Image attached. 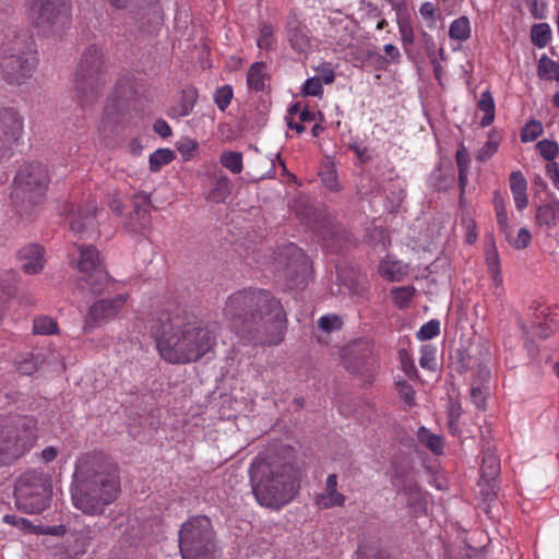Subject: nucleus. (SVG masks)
<instances>
[{"label": "nucleus", "instance_id": "1", "mask_svg": "<svg viewBox=\"0 0 559 559\" xmlns=\"http://www.w3.org/2000/svg\"><path fill=\"white\" fill-rule=\"evenodd\" d=\"M224 314L231 329L257 345H278L285 336L287 317L283 305L264 289L248 288L234 293Z\"/></svg>", "mask_w": 559, "mask_h": 559}, {"label": "nucleus", "instance_id": "2", "mask_svg": "<svg viewBox=\"0 0 559 559\" xmlns=\"http://www.w3.org/2000/svg\"><path fill=\"white\" fill-rule=\"evenodd\" d=\"M152 331L160 357L170 364L197 361L215 345L212 332L185 308L160 312Z\"/></svg>", "mask_w": 559, "mask_h": 559}, {"label": "nucleus", "instance_id": "3", "mask_svg": "<svg viewBox=\"0 0 559 559\" xmlns=\"http://www.w3.org/2000/svg\"><path fill=\"white\" fill-rule=\"evenodd\" d=\"M120 491L117 464L102 453L86 455L78 465L71 488L76 509L87 515H100Z\"/></svg>", "mask_w": 559, "mask_h": 559}, {"label": "nucleus", "instance_id": "4", "mask_svg": "<svg viewBox=\"0 0 559 559\" xmlns=\"http://www.w3.org/2000/svg\"><path fill=\"white\" fill-rule=\"evenodd\" d=\"M252 493L262 507L281 509L290 502L300 488L295 465L278 455H259L249 468Z\"/></svg>", "mask_w": 559, "mask_h": 559}, {"label": "nucleus", "instance_id": "5", "mask_svg": "<svg viewBox=\"0 0 559 559\" xmlns=\"http://www.w3.org/2000/svg\"><path fill=\"white\" fill-rule=\"evenodd\" d=\"M106 59L99 47L88 46L78 63L74 88L82 107L98 102L106 85Z\"/></svg>", "mask_w": 559, "mask_h": 559}, {"label": "nucleus", "instance_id": "6", "mask_svg": "<svg viewBox=\"0 0 559 559\" xmlns=\"http://www.w3.org/2000/svg\"><path fill=\"white\" fill-rule=\"evenodd\" d=\"M50 181L47 167L38 162L25 164L17 170L10 198L16 212L23 216L41 203Z\"/></svg>", "mask_w": 559, "mask_h": 559}, {"label": "nucleus", "instance_id": "7", "mask_svg": "<svg viewBox=\"0 0 559 559\" xmlns=\"http://www.w3.org/2000/svg\"><path fill=\"white\" fill-rule=\"evenodd\" d=\"M35 63L34 41L26 32L19 33L2 44L0 72L8 83L21 84L29 76Z\"/></svg>", "mask_w": 559, "mask_h": 559}, {"label": "nucleus", "instance_id": "8", "mask_svg": "<svg viewBox=\"0 0 559 559\" xmlns=\"http://www.w3.org/2000/svg\"><path fill=\"white\" fill-rule=\"evenodd\" d=\"M36 425L37 419L26 415H15L0 424V466L12 464L33 448Z\"/></svg>", "mask_w": 559, "mask_h": 559}, {"label": "nucleus", "instance_id": "9", "mask_svg": "<svg viewBox=\"0 0 559 559\" xmlns=\"http://www.w3.org/2000/svg\"><path fill=\"white\" fill-rule=\"evenodd\" d=\"M179 550L182 559H216L215 532L207 516H192L181 525Z\"/></svg>", "mask_w": 559, "mask_h": 559}, {"label": "nucleus", "instance_id": "10", "mask_svg": "<svg viewBox=\"0 0 559 559\" xmlns=\"http://www.w3.org/2000/svg\"><path fill=\"white\" fill-rule=\"evenodd\" d=\"M16 507L26 513H41L46 510L52 497L50 477L41 471L23 473L14 486Z\"/></svg>", "mask_w": 559, "mask_h": 559}, {"label": "nucleus", "instance_id": "11", "mask_svg": "<svg viewBox=\"0 0 559 559\" xmlns=\"http://www.w3.org/2000/svg\"><path fill=\"white\" fill-rule=\"evenodd\" d=\"M274 264L289 288H301L307 285L312 271L311 261L296 245L280 247L275 252Z\"/></svg>", "mask_w": 559, "mask_h": 559}, {"label": "nucleus", "instance_id": "12", "mask_svg": "<svg viewBox=\"0 0 559 559\" xmlns=\"http://www.w3.org/2000/svg\"><path fill=\"white\" fill-rule=\"evenodd\" d=\"M69 0H33L32 20L38 34L49 37L61 35L69 25Z\"/></svg>", "mask_w": 559, "mask_h": 559}, {"label": "nucleus", "instance_id": "13", "mask_svg": "<svg viewBox=\"0 0 559 559\" xmlns=\"http://www.w3.org/2000/svg\"><path fill=\"white\" fill-rule=\"evenodd\" d=\"M97 209L96 201L88 199L80 203L67 202L62 207V212L66 214L72 231L85 234L95 228Z\"/></svg>", "mask_w": 559, "mask_h": 559}, {"label": "nucleus", "instance_id": "14", "mask_svg": "<svg viewBox=\"0 0 559 559\" xmlns=\"http://www.w3.org/2000/svg\"><path fill=\"white\" fill-rule=\"evenodd\" d=\"M23 132V118L10 107L0 108V162L9 156Z\"/></svg>", "mask_w": 559, "mask_h": 559}, {"label": "nucleus", "instance_id": "15", "mask_svg": "<svg viewBox=\"0 0 559 559\" xmlns=\"http://www.w3.org/2000/svg\"><path fill=\"white\" fill-rule=\"evenodd\" d=\"M124 302L126 297L123 295H118L111 299H100L94 302L85 317L84 330L91 332L112 320L122 309Z\"/></svg>", "mask_w": 559, "mask_h": 559}, {"label": "nucleus", "instance_id": "16", "mask_svg": "<svg viewBox=\"0 0 559 559\" xmlns=\"http://www.w3.org/2000/svg\"><path fill=\"white\" fill-rule=\"evenodd\" d=\"M152 205L150 194L138 192L132 200V211L128 217V227L131 231L143 234L151 226L150 206Z\"/></svg>", "mask_w": 559, "mask_h": 559}, {"label": "nucleus", "instance_id": "17", "mask_svg": "<svg viewBox=\"0 0 559 559\" xmlns=\"http://www.w3.org/2000/svg\"><path fill=\"white\" fill-rule=\"evenodd\" d=\"M321 237L323 246L335 253L356 246V239L340 224L325 225L321 231Z\"/></svg>", "mask_w": 559, "mask_h": 559}, {"label": "nucleus", "instance_id": "18", "mask_svg": "<svg viewBox=\"0 0 559 559\" xmlns=\"http://www.w3.org/2000/svg\"><path fill=\"white\" fill-rule=\"evenodd\" d=\"M22 264V270L26 274H37L44 267V248L36 243H29L17 252Z\"/></svg>", "mask_w": 559, "mask_h": 559}, {"label": "nucleus", "instance_id": "19", "mask_svg": "<svg viewBox=\"0 0 559 559\" xmlns=\"http://www.w3.org/2000/svg\"><path fill=\"white\" fill-rule=\"evenodd\" d=\"M392 483L396 489L402 488L406 481H416L414 476V468L408 457H395L392 462Z\"/></svg>", "mask_w": 559, "mask_h": 559}, {"label": "nucleus", "instance_id": "20", "mask_svg": "<svg viewBox=\"0 0 559 559\" xmlns=\"http://www.w3.org/2000/svg\"><path fill=\"white\" fill-rule=\"evenodd\" d=\"M287 37L290 46L297 52H305L309 47V37L306 31V26L294 17L287 22Z\"/></svg>", "mask_w": 559, "mask_h": 559}, {"label": "nucleus", "instance_id": "21", "mask_svg": "<svg viewBox=\"0 0 559 559\" xmlns=\"http://www.w3.org/2000/svg\"><path fill=\"white\" fill-rule=\"evenodd\" d=\"M79 250L78 269L83 275L96 271L98 267H104L99 260V252L94 246H79Z\"/></svg>", "mask_w": 559, "mask_h": 559}, {"label": "nucleus", "instance_id": "22", "mask_svg": "<svg viewBox=\"0 0 559 559\" xmlns=\"http://www.w3.org/2000/svg\"><path fill=\"white\" fill-rule=\"evenodd\" d=\"M81 281L85 283L87 289L94 295L103 294L110 284L109 275L105 267H98L96 271L88 272L82 276Z\"/></svg>", "mask_w": 559, "mask_h": 559}, {"label": "nucleus", "instance_id": "23", "mask_svg": "<svg viewBox=\"0 0 559 559\" xmlns=\"http://www.w3.org/2000/svg\"><path fill=\"white\" fill-rule=\"evenodd\" d=\"M397 491L406 497L407 504L415 510H421L427 504V495L419 488L417 481H406Z\"/></svg>", "mask_w": 559, "mask_h": 559}, {"label": "nucleus", "instance_id": "24", "mask_svg": "<svg viewBox=\"0 0 559 559\" xmlns=\"http://www.w3.org/2000/svg\"><path fill=\"white\" fill-rule=\"evenodd\" d=\"M559 219V201L555 200L548 204H544L537 207L536 222L539 226H546L547 228L555 227Z\"/></svg>", "mask_w": 559, "mask_h": 559}, {"label": "nucleus", "instance_id": "25", "mask_svg": "<svg viewBox=\"0 0 559 559\" xmlns=\"http://www.w3.org/2000/svg\"><path fill=\"white\" fill-rule=\"evenodd\" d=\"M45 360L46 358L41 353H28L16 360V370L23 376H31L45 364Z\"/></svg>", "mask_w": 559, "mask_h": 559}, {"label": "nucleus", "instance_id": "26", "mask_svg": "<svg viewBox=\"0 0 559 559\" xmlns=\"http://www.w3.org/2000/svg\"><path fill=\"white\" fill-rule=\"evenodd\" d=\"M231 192V185L227 176L219 175L214 178L209 199L215 203L224 202Z\"/></svg>", "mask_w": 559, "mask_h": 559}, {"label": "nucleus", "instance_id": "27", "mask_svg": "<svg viewBox=\"0 0 559 559\" xmlns=\"http://www.w3.org/2000/svg\"><path fill=\"white\" fill-rule=\"evenodd\" d=\"M481 481H495L500 474V460L492 452H485L480 467Z\"/></svg>", "mask_w": 559, "mask_h": 559}, {"label": "nucleus", "instance_id": "28", "mask_svg": "<svg viewBox=\"0 0 559 559\" xmlns=\"http://www.w3.org/2000/svg\"><path fill=\"white\" fill-rule=\"evenodd\" d=\"M486 263L492 281L496 283V285H501L502 277L500 271V259L492 237L490 238V242L488 243V248L486 250Z\"/></svg>", "mask_w": 559, "mask_h": 559}, {"label": "nucleus", "instance_id": "29", "mask_svg": "<svg viewBox=\"0 0 559 559\" xmlns=\"http://www.w3.org/2000/svg\"><path fill=\"white\" fill-rule=\"evenodd\" d=\"M358 559H396L377 542L364 543L357 549Z\"/></svg>", "mask_w": 559, "mask_h": 559}, {"label": "nucleus", "instance_id": "30", "mask_svg": "<svg viewBox=\"0 0 559 559\" xmlns=\"http://www.w3.org/2000/svg\"><path fill=\"white\" fill-rule=\"evenodd\" d=\"M19 273L13 270L0 273V297L4 301L17 292Z\"/></svg>", "mask_w": 559, "mask_h": 559}, {"label": "nucleus", "instance_id": "31", "mask_svg": "<svg viewBox=\"0 0 559 559\" xmlns=\"http://www.w3.org/2000/svg\"><path fill=\"white\" fill-rule=\"evenodd\" d=\"M418 441L427 447L432 453L441 454L443 450V440L440 436L430 432L426 427H420L417 430Z\"/></svg>", "mask_w": 559, "mask_h": 559}, {"label": "nucleus", "instance_id": "32", "mask_svg": "<svg viewBox=\"0 0 559 559\" xmlns=\"http://www.w3.org/2000/svg\"><path fill=\"white\" fill-rule=\"evenodd\" d=\"M265 63L264 62H254L248 71L247 74V83L250 88L255 90L257 92L263 91L265 86Z\"/></svg>", "mask_w": 559, "mask_h": 559}, {"label": "nucleus", "instance_id": "33", "mask_svg": "<svg viewBox=\"0 0 559 559\" xmlns=\"http://www.w3.org/2000/svg\"><path fill=\"white\" fill-rule=\"evenodd\" d=\"M478 108L485 112L480 120V126L483 128L488 127L495 119V100L489 91H486L480 95Z\"/></svg>", "mask_w": 559, "mask_h": 559}, {"label": "nucleus", "instance_id": "34", "mask_svg": "<svg viewBox=\"0 0 559 559\" xmlns=\"http://www.w3.org/2000/svg\"><path fill=\"white\" fill-rule=\"evenodd\" d=\"M374 368V358L371 355V352L362 355V361L359 360L358 357L352 359L348 365V369L353 372L361 374L364 377L370 378Z\"/></svg>", "mask_w": 559, "mask_h": 559}, {"label": "nucleus", "instance_id": "35", "mask_svg": "<svg viewBox=\"0 0 559 559\" xmlns=\"http://www.w3.org/2000/svg\"><path fill=\"white\" fill-rule=\"evenodd\" d=\"M176 158V153L170 148H158L150 155V169L153 173L160 170L164 165L170 164Z\"/></svg>", "mask_w": 559, "mask_h": 559}, {"label": "nucleus", "instance_id": "36", "mask_svg": "<svg viewBox=\"0 0 559 559\" xmlns=\"http://www.w3.org/2000/svg\"><path fill=\"white\" fill-rule=\"evenodd\" d=\"M198 100V92L195 88H187L181 93V100L178 108H174V112L177 117L188 116Z\"/></svg>", "mask_w": 559, "mask_h": 559}, {"label": "nucleus", "instance_id": "37", "mask_svg": "<svg viewBox=\"0 0 559 559\" xmlns=\"http://www.w3.org/2000/svg\"><path fill=\"white\" fill-rule=\"evenodd\" d=\"M396 22L401 34V39L404 46L412 45L414 43V29L411 23V15L407 11L396 14Z\"/></svg>", "mask_w": 559, "mask_h": 559}, {"label": "nucleus", "instance_id": "38", "mask_svg": "<svg viewBox=\"0 0 559 559\" xmlns=\"http://www.w3.org/2000/svg\"><path fill=\"white\" fill-rule=\"evenodd\" d=\"M551 39V29L547 23H539L532 26L531 40L538 47L544 48Z\"/></svg>", "mask_w": 559, "mask_h": 559}, {"label": "nucleus", "instance_id": "39", "mask_svg": "<svg viewBox=\"0 0 559 559\" xmlns=\"http://www.w3.org/2000/svg\"><path fill=\"white\" fill-rule=\"evenodd\" d=\"M414 286H401L391 289V297L396 307L405 309L408 307L415 295Z\"/></svg>", "mask_w": 559, "mask_h": 559}, {"label": "nucleus", "instance_id": "40", "mask_svg": "<svg viewBox=\"0 0 559 559\" xmlns=\"http://www.w3.org/2000/svg\"><path fill=\"white\" fill-rule=\"evenodd\" d=\"M449 36L452 39L466 40L471 36L469 21L466 16H461L453 21L449 28Z\"/></svg>", "mask_w": 559, "mask_h": 559}, {"label": "nucleus", "instance_id": "41", "mask_svg": "<svg viewBox=\"0 0 559 559\" xmlns=\"http://www.w3.org/2000/svg\"><path fill=\"white\" fill-rule=\"evenodd\" d=\"M479 359L469 349H457L455 354V369L460 373L473 368Z\"/></svg>", "mask_w": 559, "mask_h": 559}, {"label": "nucleus", "instance_id": "42", "mask_svg": "<svg viewBox=\"0 0 559 559\" xmlns=\"http://www.w3.org/2000/svg\"><path fill=\"white\" fill-rule=\"evenodd\" d=\"M537 71L540 78L559 81V63L549 59L547 56L540 58Z\"/></svg>", "mask_w": 559, "mask_h": 559}, {"label": "nucleus", "instance_id": "43", "mask_svg": "<svg viewBox=\"0 0 559 559\" xmlns=\"http://www.w3.org/2000/svg\"><path fill=\"white\" fill-rule=\"evenodd\" d=\"M480 489V495L483 497V502L480 504V508L484 510V512L489 513L490 512V502L495 501L497 499V485L495 481H479L478 484Z\"/></svg>", "mask_w": 559, "mask_h": 559}, {"label": "nucleus", "instance_id": "44", "mask_svg": "<svg viewBox=\"0 0 559 559\" xmlns=\"http://www.w3.org/2000/svg\"><path fill=\"white\" fill-rule=\"evenodd\" d=\"M221 164L233 174H240L242 170V154L234 151L224 152L221 155Z\"/></svg>", "mask_w": 559, "mask_h": 559}, {"label": "nucleus", "instance_id": "45", "mask_svg": "<svg viewBox=\"0 0 559 559\" xmlns=\"http://www.w3.org/2000/svg\"><path fill=\"white\" fill-rule=\"evenodd\" d=\"M544 132V128L540 121L532 119L525 123L522 128L520 138L524 143L533 142Z\"/></svg>", "mask_w": 559, "mask_h": 559}, {"label": "nucleus", "instance_id": "46", "mask_svg": "<svg viewBox=\"0 0 559 559\" xmlns=\"http://www.w3.org/2000/svg\"><path fill=\"white\" fill-rule=\"evenodd\" d=\"M33 331L35 334L50 335L58 332V325L50 317H39L34 320Z\"/></svg>", "mask_w": 559, "mask_h": 559}, {"label": "nucleus", "instance_id": "47", "mask_svg": "<svg viewBox=\"0 0 559 559\" xmlns=\"http://www.w3.org/2000/svg\"><path fill=\"white\" fill-rule=\"evenodd\" d=\"M538 151H539V154L540 156L549 162V163H552L554 159L558 156L559 154V146H558V143L554 140H548V139H544L542 141H539L537 144H536Z\"/></svg>", "mask_w": 559, "mask_h": 559}, {"label": "nucleus", "instance_id": "48", "mask_svg": "<svg viewBox=\"0 0 559 559\" xmlns=\"http://www.w3.org/2000/svg\"><path fill=\"white\" fill-rule=\"evenodd\" d=\"M233 87L230 85H224L218 87L214 93V102L217 107L224 111L230 104L233 99Z\"/></svg>", "mask_w": 559, "mask_h": 559}, {"label": "nucleus", "instance_id": "49", "mask_svg": "<svg viewBox=\"0 0 559 559\" xmlns=\"http://www.w3.org/2000/svg\"><path fill=\"white\" fill-rule=\"evenodd\" d=\"M3 522L10 525H13L22 531L29 533H37L38 526L33 525L31 521L25 518L15 515V514H5L3 516Z\"/></svg>", "mask_w": 559, "mask_h": 559}, {"label": "nucleus", "instance_id": "50", "mask_svg": "<svg viewBox=\"0 0 559 559\" xmlns=\"http://www.w3.org/2000/svg\"><path fill=\"white\" fill-rule=\"evenodd\" d=\"M435 187L437 190H447L454 182V171L452 168H449L445 173H442L441 169L438 173L433 174Z\"/></svg>", "mask_w": 559, "mask_h": 559}, {"label": "nucleus", "instance_id": "51", "mask_svg": "<svg viewBox=\"0 0 559 559\" xmlns=\"http://www.w3.org/2000/svg\"><path fill=\"white\" fill-rule=\"evenodd\" d=\"M440 333V323L438 320H430L417 332V338L420 341L431 340Z\"/></svg>", "mask_w": 559, "mask_h": 559}, {"label": "nucleus", "instance_id": "52", "mask_svg": "<svg viewBox=\"0 0 559 559\" xmlns=\"http://www.w3.org/2000/svg\"><path fill=\"white\" fill-rule=\"evenodd\" d=\"M323 93L322 81L320 78H310L306 80L301 88L304 96H321Z\"/></svg>", "mask_w": 559, "mask_h": 559}, {"label": "nucleus", "instance_id": "53", "mask_svg": "<svg viewBox=\"0 0 559 559\" xmlns=\"http://www.w3.org/2000/svg\"><path fill=\"white\" fill-rule=\"evenodd\" d=\"M318 325L324 332L330 333L332 331L340 330L343 325V322L338 316L329 314V316H323L322 318H320Z\"/></svg>", "mask_w": 559, "mask_h": 559}, {"label": "nucleus", "instance_id": "54", "mask_svg": "<svg viewBox=\"0 0 559 559\" xmlns=\"http://www.w3.org/2000/svg\"><path fill=\"white\" fill-rule=\"evenodd\" d=\"M435 355L436 348L433 346H423L420 349L419 365L425 369L432 370L435 368Z\"/></svg>", "mask_w": 559, "mask_h": 559}, {"label": "nucleus", "instance_id": "55", "mask_svg": "<svg viewBox=\"0 0 559 559\" xmlns=\"http://www.w3.org/2000/svg\"><path fill=\"white\" fill-rule=\"evenodd\" d=\"M510 188L512 194H521L526 192L527 181L521 171H512L510 175Z\"/></svg>", "mask_w": 559, "mask_h": 559}, {"label": "nucleus", "instance_id": "56", "mask_svg": "<svg viewBox=\"0 0 559 559\" xmlns=\"http://www.w3.org/2000/svg\"><path fill=\"white\" fill-rule=\"evenodd\" d=\"M471 401L475 404L477 408L484 409L486 402V392L484 391V385H479L476 384V382H472Z\"/></svg>", "mask_w": 559, "mask_h": 559}, {"label": "nucleus", "instance_id": "57", "mask_svg": "<svg viewBox=\"0 0 559 559\" xmlns=\"http://www.w3.org/2000/svg\"><path fill=\"white\" fill-rule=\"evenodd\" d=\"M273 43V27L269 24H263L260 28V37L258 46L262 49H270Z\"/></svg>", "mask_w": 559, "mask_h": 559}, {"label": "nucleus", "instance_id": "58", "mask_svg": "<svg viewBox=\"0 0 559 559\" xmlns=\"http://www.w3.org/2000/svg\"><path fill=\"white\" fill-rule=\"evenodd\" d=\"M421 40L429 61H433L437 57V44L431 35L421 32Z\"/></svg>", "mask_w": 559, "mask_h": 559}, {"label": "nucleus", "instance_id": "59", "mask_svg": "<svg viewBox=\"0 0 559 559\" xmlns=\"http://www.w3.org/2000/svg\"><path fill=\"white\" fill-rule=\"evenodd\" d=\"M490 379V370L488 367L480 361L476 364V370L474 371L473 382L476 384L484 385Z\"/></svg>", "mask_w": 559, "mask_h": 559}, {"label": "nucleus", "instance_id": "60", "mask_svg": "<svg viewBox=\"0 0 559 559\" xmlns=\"http://www.w3.org/2000/svg\"><path fill=\"white\" fill-rule=\"evenodd\" d=\"M498 148V143L492 140H488L484 146L478 151L477 159L479 162H486L489 159Z\"/></svg>", "mask_w": 559, "mask_h": 559}, {"label": "nucleus", "instance_id": "61", "mask_svg": "<svg viewBox=\"0 0 559 559\" xmlns=\"http://www.w3.org/2000/svg\"><path fill=\"white\" fill-rule=\"evenodd\" d=\"M532 236L527 228H520L516 239L512 242V246L518 249H525L531 243Z\"/></svg>", "mask_w": 559, "mask_h": 559}, {"label": "nucleus", "instance_id": "62", "mask_svg": "<svg viewBox=\"0 0 559 559\" xmlns=\"http://www.w3.org/2000/svg\"><path fill=\"white\" fill-rule=\"evenodd\" d=\"M396 385L399 388V393L404 402L408 405H412L414 403V390L412 385L406 381H399Z\"/></svg>", "mask_w": 559, "mask_h": 559}, {"label": "nucleus", "instance_id": "63", "mask_svg": "<svg viewBox=\"0 0 559 559\" xmlns=\"http://www.w3.org/2000/svg\"><path fill=\"white\" fill-rule=\"evenodd\" d=\"M118 104L114 102H108L104 108V122H118Z\"/></svg>", "mask_w": 559, "mask_h": 559}, {"label": "nucleus", "instance_id": "64", "mask_svg": "<svg viewBox=\"0 0 559 559\" xmlns=\"http://www.w3.org/2000/svg\"><path fill=\"white\" fill-rule=\"evenodd\" d=\"M197 147V142L192 140H185L177 144V150L180 152L185 159H189Z\"/></svg>", "mask_w": 559, "mask_h": 559}]
</instances>
